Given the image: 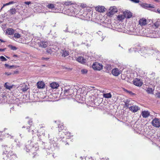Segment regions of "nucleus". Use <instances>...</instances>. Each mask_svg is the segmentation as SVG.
<instances>
[{"label": "nucleus", "instance_id": "nucleus-61", "mask_svg": "<svg viewBox=\"0 0 160 160\" xmlns=\"http://www.w3.org/2000/svg\"><path fill=\"white\" fill-rule=\"evenodd\" d=\"M39 144H41L42 143V144H44V145H45V143H44L43 142H41V141L40 140L39 141Z\"/></svg>", "mask_w": 160, "mask_h": 160}, {"label": "nucleus", "instance_id": "nucleus-27", "mask_svg": "<svg viewBox=\"0 0 160 160\" xmlns=\"http://www.w3.org/2000/svg\"><path fill=\"white\" fill-rule=\"evenodd\" d=\"M14 32V30L12 28H9L6 31L7 33L9 35L12 34Z\"/></svg>", "mask_w": 160, "mask_h": 160}, {"label": "nucleus", "instance_id": "nucleus-37", "mask_svg": "<svg viewBox=\"0 0 160 160\" xmlns=\"http://www.w3.org/2000/svg\"><path fill=\"white\" fill-rule=\"evenodd\" d=\"M5 66L6 67H7L8 68V69H11L13 67H15V66L14 65H11L10 66L8 64H5Z\"/></svg>", "mask_w": 160, "mask_h": 160}, {"label": "nucleus", "instance_id": "nucleus-14", "mask_svg": "<svg viewBox=\"0 0 160 160\" xmlns=\"http://www.w3.org/2000/svg\"><path fill=\"white\" fill-rule=\"evenodd\" d=\"M112 74L115 76H118L121 73V71L118 68H115L112 70Z\"/></svg>", "mask_w": 160, "mask_h": 160}, {"label": "nucleus", "instance_id": "nucleus-6", "mask_svg": "<svg viewBox=\"0 0 160 160\" xmlns=\"http://www.w3.org/2000/svg\"><path fill=\"white\" fill-rule=\"evenodd\" d=\"M153 51L152 50L142 47L140 48L139 52L141 54V56L146 58L150 55H152Z\"/></svg>", "mask_w": 160, "mask_h": 160}, {"label": "nucleus", "instance_id": "nucleus-49", "mask_svg": "<svg viewBox=\"0 0 160 160\" xmlns=\"http://www.w3.org/2000/svg\"><path fill=\"white\" fill-rule=\"evenodd\" d=\"M10 47L12 50H15L17 49V48L16 47L12 45H11Z\"/></svg>", "mask_w": 160, "mask_h": 160}, {"label": "nucleus", "instance_id": "nucleus-54", "mask_svg": "<svg viewBox=\"0 0 160 160\" xmlns=\"http://www.w3.org/2000/svg\"><path fill=\"white\" fill-rule=\"evenodd\" d=\"M40 134H42V135H43L44 136L45 135V132L44 131H41L40 132Z\"/></svg>", "mask_w": 160, "mask_h": 160}, {"label": "nucleus", "instance_id": "nucleus-9", "mask_svg": "<svg viewBox=\"0 0 160 160\" xmlns=\"http://www.w3.org/2000/svg\"><path fill=\"white\" fill-rule=\"evenodd\" d=\"M92 67L94 70H100L102 69L103 65L97 62H95L93 64Z\"/></svg>", "mask_w": 160, "mask_h": 160}, {"label": "nucleus", "instance_id": "nucleus-60", "mask_svg": "<svg viewBox=\"0 0 160 160\" xmlns=\"http://www.w3.org/2000/svg\"><path fill=\"white\" fill-rule=\"evenodd\" d=\"M5 74L8 75H10L11 74L10 73H9V72H5Z\"/></svg>", "mask_w": 160, "mask_h": 160}, {"label": "nucleus", "instance_id": "nucleus-13", "mask_svg": "<svg viewBox=\"0 0 160 160\" xmlns=\"http://www.w3.org/2000/svg\"><path fill=\"white\" fill-rule=\"evenodd\" d=\"M134 129L138 133H141V131L142 130V128L140 125L135 124L134 126Z\"/></svg>", "mask_w": 160, "mask_h": 160}, {"label": "nucleus", "instance_id": "nucleus-62", "mask_svg": "<svg viewBox=\"0 0 160 160\" xmlns=\"http://www.w3.org/2000/svg\"><path fill=\"white\" fill-rule=\"evenodd\" d=\"M3 139L2 138V137L1 136H0V141H1Z\"/></svg>", "mask_w": 160, "mask_h": 160}, {"label": "nucleus", "instance_id": "nucleus-16", "mask_svg": "<svg viewBox=\"0 0 160 160\" xmlns=\"http://www.w3.org/2000/svg\"><path fill=\"white\" fill-rule=\"evenodd\" d=\"M123 14L124 15L125 18H131L132 16V13L128 10L126 11L123 12Z\"/></svg>", "mask_w": 160, "mask_h": 160}, {"label": "nucleus", "instance_id": "nucleus-22", "mask_svg": "<svg viewBox=\"0 0 160 160\" xmlns=\"http://www.w3.org/2000/svg\"><path fill=\"white\" fill-rule=\"evenodd\" d=\"M147 21L146 19L142 18L139 21V24L141 26H143L147 24Z\"/></svg>", "mask_w": 160, "mask_h": 160}, {"label": "nucleus", "instance_id": "nucleus-32", "mask_svg": "<svg viewBox=\"0 0 160 160\" xmlns=\"http://www.w3.org/2000/svg\"><path fill=\"white\" fill-rule=\"evenodd\" d=\"M62 4L63 5H65L66 6H70L72 4V3L71 2L69 1H67L65 2H63L62 3Z\"/></svg>", "mask_w": 160, "mask_h": 160}, {"label": "nucleus", "instance_id": "nucleus-53", "mask_svg": "<svg viewBox=\"0 0 160 160\" xmlns=\"http://www.w3.org/2000/svg\"><path fill=\"white\" fill-rule=\"evenodd\" d=\"M106 67L107 69L108 70H110L111 68V66L109 65H107V66Z\"/></svg>", "mask_w": 160, "mask_h": 160}, {"label": "nucleus", "instance_id": "nucleus-2", "mask_svg": "<svg viewBox=\"0 0 160 160\" xmlns=\"http://www.w3.org/2000/svg\"><path fill=\"white\" fill-rule=\"evenodd\" d=\"M123 32L129 34L144 36L146 35L145 32H146V30L144 28L140 29L138 28H134L132 27H131L128 28L127 31H124Z\"/></svg>", "mask_w": 160, "mask_h": 160}, {"label": "nucleus", "instance_id": "nucleus-29", "mask_svg": "<svg viewBox=\"0 0 160 160\" xmlns=\"http://www.w3.org/2000/svg\"><path fill=\"white\" fill-rule=\"evenodd\" d=\"M103 96L105 98H110L112 97V95L110 93H104L103 94Z\"/></svg>", "mask_w": 160, "mask_h": 160}, {"label": "nucleus", "instance_id": "nucleus-47", "mask_svg": "<svg viewBox=\"0 0 160 160\" xmlns=\"http://www.w3.org/2000/svg\"><path fill=\"white\" fill-rule=\"evenodd\" d=\"M156 55L157 57V59H158V60H159L160 61V52H157Z\"/></svg>", "mask_w": 160, "mask_h": 160}, {"label": "nucleus", "instance_id": "nucleus-12", "mask_svg": "<svg viewBox=\"0 0 160 160\" xmlns=\"http://www.w3.org/2000/svg\"><path fill=\"white\" fill-rule=\"evenodd\" d=\"M95 9L97 12L100 13H103L105 12L106 8L102 6H98L95 8Z\"/></svg>", "mask_w": 160, "mask_h": 160}, {"label": "nucleus", "instance_id": "nucleus-33", "mask_svg": "<svg viewBox=\"0 0 160 160\" xmlns=\"http://www.w3.org/2000/svg\"><path fill=\"white\" fill-rule=\"evenodd\" d=\"M160 25V23L159 21H157L156 22L154 23V25L153 26V28L154 27L158 28L159 26Z\"/></svg>", "mask_w": 160, "mask_h": 160}, {"label": "nucleus", "instance_id": "nucleus-15", "mask_svg": "<svg viewBox=\"0 0 160 160\" xmlns=\"http://www.w3.org/2000/svg\"><path fill=\"white\" fill-rule=\"evenodd\" d=\"M133 84L136 86L140 87L142 85V82L140 79L136 78L133 80Z\"/></svg>", "mask_w": 160, "mask_h": 160}, {"label": "nucleus", "instance_id": "nucleus-26", "mask_svg": "<svg viewBox=\"0 0 160 160\" xmlns=\"http://www.w3.org/2000/svg\"><path fill=\"white\" fill-rule=\"evenodd\" d=\"M77 60L81 63H84L86 62V60L85 59L82 57H79L77 59Z\"/></svg>", "mask_w": 160, "mask_h": 160}, {"label": "nucleus", "instance_id": "nucleus-11", "mask_svg": "<svg viewBox=\"0 0 160 160\" xmlns=\"http://www.w3.org/2000/svg\"><path fill=\"white\" fill-rule=\"evenodd\" d=\"M117 9L115 7H111L109 9V12L108 15L111 16L117 12Z\"/></svg>", "mask_w": 160, "mask_h": 160}, {"label": "nucleus", "instance_id": "nucleus-64", "mask_svg": "<svg viewBox=\"0 0 160 160\" xmlns=\"http://www.w3.org/2000/svg\"><path fill=\"white\" fill-rule=\"evenodd\" d=\"M106 158H102L101 159V160H106Z\"/></svg>", "mask_w": 160, "mask_h": 160}, {"label": "nucleus", "instance_id": "nucleus-24", "mask_svg": "<svg viewBox=\"0 0 160 160\" xmlns=\"http://www.w3.org/2000/svg\"><path fill=\"white\" fill-rule=\"evenodd\" d=\"M37 85L38 88H43L45 87V84L42 81L38 82L37 83Z\"/></svg>", "mask_w": 160, "mask_h": 160}, {"label": "nucleus", "instance_id": "nucleus-46", "mask_svg": "<svg viewBox=\"0 0 160 160\" xmlns=\"http://www.w3.org/2000/svg\"><path fill=\"white\" fill-rule=\"evenodd\" d=\"M150 8H151V9H150V10L156 12H157V10L154 8L153 5V7H150Z\"/></svg>", "mask_w": 160, "mask_h": 160}, {"label": "nucleus", "instance_id": "nucleus-36", "mask_svg": "<svg viewBox=\"0 0 160 160\" xmlns=\"http://www.w3.org/2000/svg\"><path fill=\"white\" fill-rule=\"evenodd\" d=\"M4 87L8 89L9 90H10L12 88V86H9L8 85L7 83H5L4 84Z\"/></svg>", "mask_w": 160, "mask_h": 160}, {"label": "nucleus", "instance_id": "nucleus-52", "mask_svg": "<svg viewBox=\"0 0 160 160\" xmlns=\"http://www.w3.org/2000/svg\"><path fill=\"white\" fill-rule=\"evenodd\" d=\"M24 3L29 5L31 3V2L30 1H27L24 2Z\"/></svg>", "mask_w": 160, "mask_h": 160}, {"label": "nucleus", "instance_id": "nucleus-45", "mask_svg": "<svg viewBox=\"0 0 160 160\" xmlns=\"http://www.w3.org/2000/svg\"><path fill=\"white\" fill-rule=\"evenodd\" d=\"M0 59L1 60V61L2 62L5 61L7 60V59H6L4 56H1L0 57Z\"/></svg>", "mask_w": 160, "mask_h": 160}, {"label": "nucleus", "instance_id": "nucleus-28", "mask_svg": "<svg viewBox=\"0 0 160 160\" xmlns=\"http://www.w3.org/2000/svg\"><path fill=\"white\" fill-rule=\"evenodd\" d=\"M5 136L9 139H12L13 138V136L12 134H9V133H6L5 134Z\"/></svg>", "mask_w": 160, "mask_h": 160}, {"label": "nucleus", "instance_id": "nucleus-8", "mask_svg": "<svg viewBox=\"0 0 160 160\" xmlns=\"http://www.w3.org/2000/svg\"><path fill=\"white\" fill-rule=\"evenodd\" d=\"M65 14L70 16H75L76 13L74 11V8L73 7L70 6V8L67 9L66 11Z\"/></svg>", "mask_w": 160, "mask_h": 160}, {"label": "nucleus", "instance_id": "nucleus-31", "mask_svg": "<svg viewBox=\"0 0 160 160\" xmlns=\"http://www.w3.org/2000/svg\"><path fill=\"white\" fill-rule=\"evenodd\" d=\"M117 18H118V20H122L124 19L125 18V17L124 16V15H123H123H118V16Z\"/></svg>", "mask_w": 160, "mask_h": 160}, {"label": "nucleus", "instance_id": "nucleus-42", "mask_svg": "<svg viewBox=\"0 0 160 160\" xmlns=\"http://www.w3.org/2000/svg\"><path fill=\"white\" fill-rule=\"evenodd\" d=\"M52 51L50 48H48L47 50V52L49 54H51L52 53Z\"/></svg>", "mask_w": 160, "mask_h": 160}, {"label": "nucleus", "instance_id": "nucleus-7", "mask_svg": "<svg viewBox=\"0 0 160 160\" xmlns=\"http://www.w3.org/2000/svg\"><path fill=\"white\" fill-rule=\"evenodd\" d=\"M55 5L52 3H48L46 5V7L49 10V12H58L59 11V10L56 8Z\"/></svg>", "mask_w": 160, "mask_h": 160}, {"label": "nucleus", "instance_id": "nucleus-35", "mask_svg": "<svg viewBox=\"0 0 160 160\" xmlns=\"http://www.w3.org/2000/svg\"><path fill=\"white\" fill-rule=\"evenodd\" d=\"M14 3H15V2L14 1H12L9 2L8 3H5V4L3 5V6L2 8L1 9H2L4 7H5V6L9 5H10V4H14Z\"/></svg>", "mask_w": 160, "mask_h": 160}, {"label": "nucleus", "instance_id": "nucleus-18", "mask_svg": "<svg viewBox=\"0 0 160 160\" xmlns=\"http://www.w3.org/2000/svg\"><path fill=\"white\" fill-rule=\"evenodd\" d=\"M141 115L143 118H147L150 116V114L148 111H143L141 113Z\"/></svg>", "mask_w": 160, "mask_h": 160}, {"label": "nucleus", "instance_id": "nucleus-19", "mask_svg": "<svg viewBox=\"0 0 160 160\" xmlns=\"http://www.w3.org/2000/svg\"><path fill=\"white\" fill-rule=\"evenodd\" d=\"M20 87L21 88V89L23 92L26 91L28 89V86L25 83L21 84Z\"/></svg>", "mask_w": 160, "mask_h": 160}, {"label": "nucleus", "instance_id": "nucleus-17", "mask_svg": "<svg viewBox=\"0 0 160 160\" xmlns=\"http://www.w3.org/2000/svg\"><path fill=\"white\" fill-rule=\"evenodd\" d=\"M48 44V43L47 42L41 41L38 42V45L39 46L43 48H46L47 47Z\"/></svg>", "mask_w": 160, "mask_h": 160}, {"label": "nucleus", "instance_id": "nucleus-55", "mask_svg": "<svg viewBox=\"0 0 160 160\" xmlns=\"http://www.w3.org/2000/svg\"><path fill=\"white\" fill-rule=\"evenodd\" d=\"M32 122V120H30L28 121V123L30 125H31V123Z\"/></svg>", "mask_w": 160, "mask_h": 160}, {"label": "nucleus", "instance_id": "nucleus-21", "mask_svg": "<svg viewBox=\"0 0 160 160\" xmlns=\"http://www.w3.org/2000/svg\"><path fill=\"white\" fill-rule=\"evenodd\" d=\"M59 86L58 84L55 82H53L50 84V87L52 89L57 88Z\"/></svg>", "mask_w": 160, "mask_h": 160}, {"label": "nucleus", "instance_id": "nucleus-51", "mask_svg": "<svg viewBox=\"0 0 160 160\" xmlns=\"http://www.w3.org/2000/svg\"><path fill=\"white\" fill-rule=\"evenodd\" d=\"M134 51L135 52L136 51L135 50V48H131L129 49V51L130 52H131Z\"/></svg>", "mask_w": 160, "mask_h": 160}, {"label": "nucleus", "instance_id": "nucleus-43", "mask_svg": "<svg viewBox=\"0 0 160 160\" xmlns=\"http://www.w3.org/2000/svg\"><path fill=\"white\" fill-rule=\"evenodd\" d=\"M31 132H32V135L33 134V132H37V135L38 136V138H39V136H40L41 135L40 134H39V132H38V131H37V130H32V131H31Z\"/></svg>", "mask_w": 160, "mask_h": 160}, {"label": "nucleus", "instance_id": "nucleus-44", "mask_svg": "<svg viewBox=\"0 0 160 160\" xmlns=\"http://www.w3.org/2000/svg\"><path fill=\"white\" fill-rule=\"evenodd\" d=\"M126 91L128 93H129L131 96H133L134 95H135V94L133 93L132 92L130 91H128V90H126Z\"/></svg>", "mask_w": 160, "mask_h": 160}, {"label": "nucleus", "instance_id": "nucleus-25", "mask_svg": "<svg viewBox=\"0 0 160 160\" xmlns=\"http://www.w3.org/2000/svg\"><path fill=\"white\" fill-rule=\"evenodd\" d=\"M141 6L142 7L147 9L150 7H153V5L145 3L142 4Z\"/></svg>", "mask_w": 160, "mask_h": 160}, {"label": "nucleus", "instance_id": "nucleus-56", "mask_svg": "<svg viewBox=\"0 0 160 160\" xmlns=\"http://www.w3.org/2000/svg\"><path fill=\"white\" fill-rule=\"evenodd\" d=\"M157 12L160 14V8H158L157 9Z\"/></svg>", "mask_w": 160, "mask_h": 160}, {"label": "nucleus", "instance_id": "nucleus-4", "mask_svg": "<svg viewBox=\"0 0 160 160\" xmlns=\"http://www.w3.org/2000/svg\"><path fill=\"white\" fill-rule=\"evenodd\" d=\"M145 32V33H146ZM146 36L151 38H157L160 37V29L158 28H152V29L149 30L148 34L145 33Z\"/></svg>", "mask_w": 160, "mask_h": 160}, {"label": "nucleus", "instance_id": "nucleus-10", "mask_svg": "<svg viewBox=\"0 0 160 160\" xmlns=\"http://www.w3.org/2000/svg\"><path fill=\"white\" fill-rule=\"evenodd\" d=\"M152 124L154 127L159 128L160 127V121L157 118H155L152 122Z\"/></svg>", "mask_w": 160, "mask_h": 160}, {"label": "nucleus", "instance_id": "nucleus-59", "mask_svg": "<svg viewBox=\"0 0 160 160\" xmlns=\"http://www.w3.org/2000/svg\"><path fill=\"white\" fill-rule=\"evenodd\" d=\"M5 49H1L0 48V52H3L5 51Z\"/></svg>", "mask_w": 160, "mask_h": 160}, {"label": "nucleus", "instance_id": "nucleus-5", "mask_svg": "<svg viewBox=\"0 0 160 160\" xmlns=\"http://www.w3.org/2000/svg\"><path fill=\"white\" fill-rule=\"evenodd\" d=\"M77 90L74 88V87L69 88V87H66L64 88L63 91L62 90V92L61 94L63 96H72V95L74 94V92H76Z\"/></svg>", "mask_w": 160, "mask_h": 160}, {"label": "nucleus", "instance_id": "nucleus-41", "mask_svg": "<svg viewBox=\"0 0 160 160\" xmlns=\"http://www.w3.org/2000/svg\"><path fill=\"white\" fill-rule=\"evenodd\" d=\"M58 128H59V131L60 132V130H63L64 129V127L62 125H61L60 124H59L58 126Z\"/></svg>", "mask_w": 160, "mask_h": 160}, {"label": "nucleus", "instance_id": "nucleus-63", "mask_svg": "<svg viewBox=\"0 0 160 160\" xmlns=\"http://www.w3.org/2000/svg\"><path fill=\"white\" fill-rule=\"evenodd\" d=\"M88 160H93V159L92 157H91L90 158H89Z\"/></svg>", "mask_w": 160, "mask_h": 160}, {"label": "nucleus", "instance_id": "nucleus-34", "mask_svg": "<svg viewBox=\"0 0 160 160\" xmlns=\"http://www.w3.org/2000/svg\"><path fill=\"white\" fill-rule=\"evenodd\" d=\"M63 134H65L66 137L65 138H70V137L72 136V134H71L70 132H67L66 133V132L64 133L63 132Z\"/></svg>", "mask_w": 160, "mask_h": 160}, {"label": "nucleus", "instance_id": "nucleus-23", "mask_svg": "<svg viewBox=\"0 0 160 160\" xmlns=\"http://www.w3.org/2000/svg\"><path fill=\"white\" fill-rule=\"evenodd\" d=\"M130 110L133 112H136L139 109V108L136 106H132L129 107Z\"/></svg>", "mask_w": 160, "mask_h": 160}, {"label": "nucleus", "instance_id": "nucleus-30", "mask_svg": "<svg viewBox=\"0 0 160 160\" xmlns=\"http://www.w3.org/2000/svg\"><path fill=\"white\" fill-rule=\"evenodd\" d=\"M8 12H10V13L11 14H14L16 12V10L15 8H11Z\"/></svg>", "mask_w": 160, "mask_h": 160}, {"label": "nucleus", "instance_id": "nucleus-58", "mask_svg": "<svg viewBox=\"0 0 160 160\" xmlns=\"http://www.w3.org/2000/svg\"><path fill=\"white\" fill-rule=\"evenodd\" d=\"M49 58H42V60H47Z\"/></svg>", "mask_w": 160, "mask_h": 160}, {"label": "nucleus", "instance_id": "nucleus-39", "mask_svg": "<svg viewBox=\"0 0 160 160\" xmlns=\"http://www.w3.org/2000/svg\"><path fill=\"white\" fill-rule=\"evenodd\" d=\"M21 35L18 33H15L14 35V37L16 38H19L20 37Z\"/></svg>", "mask_w": 160, "mask_h": 160}, {"label": "nucleus", "instance_id": "nucleus-57", "mask_svg": "<svg viewBox=\"0 0 160 160\" xmlns=\"http://www.w3.org/2000/svg\"><path fill=\"white\" fill-rule=\"evenodd\" d=\"M97 33L99 35L102 34V32L100 31H98V32H97Z\"/></svg>", "mask_w": 160, "mask_h": 160}, {"label": "nucleus", "instance_id": "nucleus-3", "mask_svg": "<svg viewBox=\"0 0 160 160\" xmlns=\"http://www.w3.org/2000/svg\"><path fill=\"white\" fill-rule=\"evenodd\" d=\"M32 140L29 141L25 145V148L24 149L27 152H32L33 154L35 155V152L34 151H37L38 149V146L35 144V146H33V143L34 142V137L32 138Z\"/></svg>", "mask_w": 160, "mask_h": 160}, {"label": "nucleus", "instance_id": "nucleus-50", "mask_svg": "<svg viewBox=\"0 0 160 160\" xmlns=\"http://www.w3.org/2000/svg\"><path fill=\"white\" fill-rule=\"evenodd\" d=\"M156 96L157 97L160 98V92H158L156 94Z\"/></svg>", "mask_w": 160, "mask_h": 160}, {"label": "nucleus", "instance_id": "nucleus-40", "mask_svg": "<svg viewBox=\"0 0 160 160\" xmlns=\"http://www.w3.org/2000/svg\"><path fill=\"white\" fill-rule=\"evenodd\" d=\"M81 72L82 74H85L87 73L88 70L86 69H83L81 70Z\"/></svg>", "mask_w": 160, "mask_h": 160}, {"label": "nucleus", "instance_id": "nucleus-48", "mask_svg": "<svg viewBox=\"0 0 160 160\" xmlns=\"http://www.w3.org/2000/svg\"><path fill=\"white\" fill-rule=\"evenodd\" d=\"M129 102L127 100L125 103V105L127 107H128L129 106Z\"/></svg>", "mask_w": 160, "mask_h": 160}, {"label": "nucleus", "instance_id": "nucleus-1", "mask_svg": "<svg viewBox=\"0 0 160 160\" xmlns=\"http://www.w3.org/2000/svg\"><path fill=\"white\" fill-rule=\"evenodd\" d=\"M5 150L3 152L2 154L3 159L4 160H15L16 158L15 154L10 151L12 148H8V146H5Z\"/></svg>", "mask_w": 160, "mask_h": 160}, {"label": "nucleus", "instance_id": "nucleus-38", "mask_svg": "<svg viewBox=\"0 0 160 160\" xmlns=\"http://www.w3.org/2000/svg\"><path fill=\"white\" fill-rule=\"evenodd\" d=\"M147 91L148 93H152L153 92V90L152 88H148L147 89Z\"/></svg>", "mask_w": 160, "mask_h": 160}, {"label": "nucleus", "instance_id": "nucleus-20", "mask_svg": "<svg viewBox=\"0 0 160 160\" xmlns=\"http://www.w3.org/2000/svg\"><path fill=\"white\" fill-rule=\"evenodd\" d=\"M61 53L62 54V56L65 57L69 55V52L65 49L62 50Z\"/></svg>", "mask_w": 160, "mask_h": 160}]
</instances>
